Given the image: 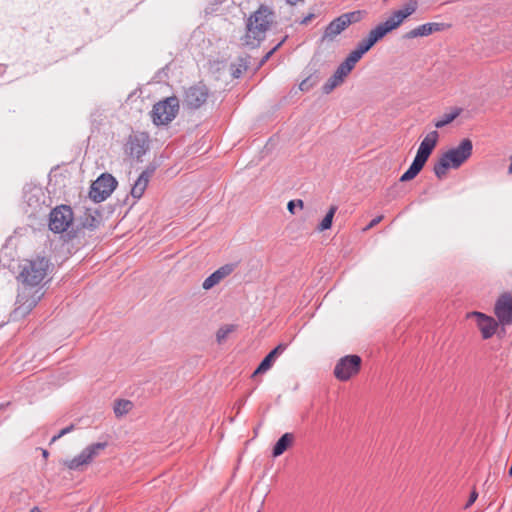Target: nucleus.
Listing matches in <instances>:
<instances>
[{
  "mask_svg": "<svg viewBox=\"0 0 512 512\" xmlns=\"http://www.w3.org/2000/svg\"><path fill=\"white\" fill-rule=\"evenodd\" d=\"M48 268L49 261L45 257L26 260L21 265L19 279L23 286L19 289L16 307L11 313L13 320L24 318L41 300L44 293L36 287L44 280Z\"/></svg>",
  "mask_w": 512,
  "mask_h": 512,
  "instance_id": "f257e3e1",
  "label": "nucleus"
},
{
  "mask_svg": "<svg viewBox=\"0 0 512 512\" xmlns=\"http://www.w3.org/2000/svg\"><path fill=\"white\" fill-rule=\"evenodd\" d=\"M275 18L276 15L271 8L261 5L247 20L243 43L252 48L258 47L275 22Z\"/></svg>",
  "mask_w": 512,
  "mask_h": 512,
  "instance_id": "f03ea898",
  "label": "nucleus"
},
{
  "mask_svg": "<svg viewBox=\"0 0 512 512\" xmlns=\"http://www.w3.org/2000/svg\"><path fill=\"white\" fill-rule=\"evenodd\" d=\"M473 143L464 138L458 146L448 149L435 162L433 172L438 179H443L449 169L460 168L472 155Z\"/></svg>",
  "mask_w": 512,
  "mask_h": 512,
  "instance_id": "7ed1b4c3",
  "label": "nucleus"
},
{
  "mask_svg": "<svg viewBox=\"0 0 512 512\" xmlns=\"http://www.w3.org/2000/svg\"><path fill=\"white\" fill-rule=\"evenodd\" d=\"M179 110V100L177 97H167L156 103L151 111V117L156 125H165L170 123L177 115Z\"/></svg>",
  "mask_w": 512,
  "mask_h": 512,
  "instance_id": "20e7f679",
  "label": "nucleus"
},
{
  "mask_svg": "<svg viewBox=\"0 0 512 512\" xmlns=\"http://www.w3.org/2000/svg\"><path fill=\"white\" fill-rule=\"evenodd\" d=\"M106 442H97L88 445L82 452L70 460H65L64 465L73 471H83L84 467L89 465L106 448Z\"/></svg>",
  "mask_w": 512,
  "mask_h": 512,
  "instance_id": "39448f33",
  "label": "nucleus"
},
{
  "mask_svg": "<svg viewBox=\"0 0 512 512\" xmlns=\"http://www.w3.org/2000/svg\"><path fill=\"white\" fill-rule=\"evenodd\" d=\"M117 186L116 179L111 174H102L94 181L89 191V197L96 203L106 200Z\"/></svg>",
  "mask_w": 512,
  "mask_h": 512,
  "instance_id": "423d86ee",
  "label": "nucleus"
},
{
  "mask_svg": "<svg viewBox=\"0 0 512 512\" xmlns=\"http://www.w3.org/2000/svg\"><path fill=\"white\" fill-rule=\"evenodd\" d=\"M361 357L358 355H346L339 359L334 368V376L340 381H347L356 375L361 368Z\"/></svg>",
  "mask_w": 512,
  "mask_h": 512,
  "instance_id": "0eeeda50",
  "label": "nucleus"
},
{
  "mask_svg": "<svg viewBox=\"0 0 512 512\" xmlns=\"http://www.w3.org/2000/svg\"><path fill=\"white\" fill-rule=\"evenodd\" d=\"M73 221V211L67 205L54 208L49 215V228L54 233H62L68 229Z\"/></svg>",
  "mask_w": 512,
  "mask_h": 512,
  "instance_id": "6e6552de",
  "label": "nucleus"
},
{
  "mask_svg": "<svg viewBox=\"0 0 512 512\" xmlns=\"http://www.w3.org/2000/svg\"><path fill=\"white\" fill-rule=\"evenodd\" d=\"M208 95L209 90L204 84L190 86L185 90L183 105L188 109H198L207 101Z\"/></svg>",
  "mask_w": 512,
  "mask_h": 512,
  "instance_id": "1a4fd4ad",
  "label": "nucleus"
},
{
  "mask_svg": "<svg viewBox=\"0 0 512 512\" xmlns=\"http://www.w3.org/2000/svg\"><path fill=\"white\" fill-rule=\"evenodd\" d=\"M494 313L503 326L512 324V295L503 293L496 301Z\"/></svg>",
  "mask_w": 512,
  "mask_h": 512,
  "instance_id": "9d476101",
  "label": "nucleus"
},
{
  "mask_svg": "<svg viewBox=\"0 0 512 512\" xmlns=\"http://www.w3.org/2000/svg\"><path fill=\"white\" fill-rule=\"evenodd\" d=\"M471 316L476 318L483 339H489L495 334L498 323L492 317L481 312H472Z\"/></svg>",
  "mask_w": 512,
  "mask_h": 512,
  "instance_id": "9b49d317",
  "label": "nucleus"
},
{
  "mask_svg": "<svg viewBox=\"0 0 512 512\" xmlns=\"http://www.w3.org/2000/svg\"><path fill=\"white\" fill-rule=\"evenodd\" d=\"M23 199L31 209L30 214H35L42 209L44 193L40 187H31L24 191Z\"/></svg>",
  "mask_w": 512,
  "mask_h": 512,
  "instance_id": "f8f14e48",
  "label": "nucleus"
},
{
  "mask_svg": "<svg viewBox=\"0 0 512 512\" xmlns=\"http://www.w3.org/2000/svg\"><path fill=\"white\" fill-rule=\"evenodd\" d=\"M438 138L439 134L436 130L429 132L421 141L416 153V157L427 162L431 153L433 152L434 148L437 145Z\"/></svg>",
  "mask_w": 512,
  "mask_h": 512,
  "instance_id": "ddd939ff",
  "label": "nucleus"
},
{
  "mask_svg": "<svg viewBox=\"0 0 512 512\" xmlns=\"http://www.w3.org/2000/svg\"><path fill=\"white\" fill-rule=\"evenodd\" d=\"M156 167L155 166H148L138 177V179L135 181L131 188V195L134 199L138 200L140 199L150 181V178L155 172Z\"/></svg>",
  "mask_w": 512,
  "mask_h": 512,
  "instance_id": "4468645a",
  "label": "nucleus"
},
{
  "mask_svg": "<svg viewBox=\"0 0 512 512\" xmlns=\"http://www.w3.org/2000/svg\"><path fill=\"white\" fill-rule=\"evenodd\" d=\"M287 346V344L280 343L273 350H271L260 362L252 376L254 377L258 374L267 372L273 366L276 359L286 350Z\"/></svg>",
  "mask_w": 512,
  "mask_h": 512,
  "instance_id": "2eb2a0df",
  "label": "nucleus"
},
{
  "mask_svg": "<svg viewBox=\"0 0 512 512\" xmlns=\"http://www.w3.org/2000/svg\"><path fill=\"white\" fill-rule=\"evenodd\" d=\"M443 27L444 24L442 23H425L407 32L405 38L412 39L429 36L434 32L441 31Z\"/></svg>",
  "mask_w": 512,
  "mask_h": 512,
  "instance_id": "dca6fc26",
  "label": "nucleus"
},
{
  "mask_svg": "<svg viewBox=\"0 0 512 512\" xmlns=\"http://www.w3.org/2000/svg\"><path fill=\"white\" fill-rule=\"evenodd\" d=\"M348 74L349 73L341 65H339L334 74L323 85V92L325 94L331 93L336 87L344 82Z\"/></svg>",
  "mask_w": 512,
  "mask_h": 512,
  "instance_id": "f3484780",
  "label": "nucleus"
},
{
  "mask_svg": "<svg viewBox=\"0 0 512 512\" xmlns=\"http://www.w3.org/2000/svg\"><path fill=\"white\" fill-rule=\"evenodd\" d=\"M397 26L389 17L385 22L380 23L374 29H372L368 36L376 43L381 40L386 34L396 29Z\"/></svg>",
  "mask_w": 512,
  "mask_h": 512,
  "instance_id": "a211bd4d",
  "label": "nucleus"
},
{
  "mask_svg": "<svg viewBox=\"0 0 512 512\" xmlns=\"http://www.w3.org/2000/svg\"><path fill=\"white\" fill-rule=\"evenodd\" d=\"M347 27V24L340 15L339 17H337L328 24L324 31L323 38L328 40H334V38L341 34Z\"/></svg>",
  "mask_w": 512,
  "mask_h": 512,
  "instance_id": "6ab92c4d",
  "label": "nucleus"
},
{
  "mask_svg": "<svg viewBox=\"0 0 512 512\" xmlns=\"http://www.w3.org/2000/svg\"><path fill=\"white\" fill-rule=\"evenodd\" d=\"M416 9L417 1L409 0L408 3L402 9L394 11L390 18L398 27L404 21V19L413 14L416 11Z\"/></svg>",
  "mask_w": 512,
  "mask_h": 512,
  "instance_id": "aec40b11",
  "label": "nucleus"
},
{
  "mask_svg": "<svg viewBox=\"0 0 512 512\" xmlns=\"http://www.w3.org/2000/svg\"><path fill=\"white\" fill-rule=\"evenodd\" d=\"M128 144L131 156L139 159L146 153L147 144L143 135L131 137Z\"/></svg>",
  "mask_w": 512,
  "mask_h": 512,
  "instance_id": "412c9836",
  "label": "nucleus"
},
{
  "mask_svg": "<svg viewBox=\"0 0 512 512\" xmlns=\"http://www.w3.org/2000/svg\"><path fill=\"white\" fill-rule=\"evenodd\" d=\"M293 441L294 435L292 433H284L273 446V457L281 456L291 446Z\"/></svg>",
  "mask_w": 512,
  "mask_h": 512,
  "instance_id": "4be33fe9",
  "label": "nucleus"
},
{
  "mask_svg": "<svg viewBox=\"0 0 512 512\" xmlns=\"http://www.w3.org/2000/svg\"><path fill=\"white\" fill-rule=\"evenodd\" d=\"M425 164H426L425 161H423L420 158L415 156L410 167L400 177V181L407 182V181L414 179L420 173V171L423 169Z\"/></svg>",
  "mask_w": 512,
  "mask_h": 512,
  "instance_id": "5701e85b",
  "label": "nucleus"
},
{
  "mask_svg": "<svg viewBox=\"0 0 512 512\" xmlns=\"http://www.w3.org/2000/svg\"><path fill=\"white\" fill-rule=\"evenodd\" d=\"M462 112V108L454 107L449 113L444 114L439 120L435 122L436 128H443L453 122Z\"/></svg>",
  "mask_w": 512,
  "mask_h": 512,
  "instance_id": "b1692460",
  "label": "nucleus"
},
{
  "mask_svg": "<svg viewBox=\"0 0 512 512\" xmlns=\"http://www.w3.org/2000/svg\"><path fill=\"white\" fill-rule=\"evenodd\" d=\"M338 207L336 205H332L328 212L326 213L325 217L322 219V221L319 223L317 229L318 231H325L332 226L334 215L337 211Z\"/></svg>",
  "mask_w": 512,
  "mask_h": 512,
  "instance_id": "393cba45",
  "label": "nucleus"
},
{
  "mask_svg": "<svg viewBox=\"0 0 512 512\" xmlns=\"http://www.w3.org/2000/svg\"><path fill=\"white\" fill-rule=\"evenodd\" d=\"M133 407V403L129 400L121 399L116 401L114 405V413L117 417L127 414Z\"/></svg>",
  "mask_w": 512,
  "mask_h": 512,
  "instance_id": "a878e982",
  "label": "nucleus"
},
{
  "mask_svg": "<svg viewBox=\"0 0 512 512\" xmlns=\"http://www.w3.org/2000/svg\"><path fill=\"white\" fill-rule=\"evenodd\" d=\"M236 326L233 324H227L220 327L216 333L218 343H222L230 333L235 330Z\"/></svg>",
  "mask_w": 512,
  "mask_h": 512,
  "instance_id": "bb28decb",
  "label": "nucleus"
},
{
  "mask_svg": "<svg viewBox=\"0 0 512 512\" xmlns=\"http://www.w3.org/2000/svg\"><path fill=\"white\" fill-rule=\"evenodd\" d=\"M347 26L359 22L363 17L362 11H353L341 15Z\"/></svg>",
  "mask_w": 512,
  "mask_h": 512,
  "instance_id": "cd10ccee",
  "label": "nucleus"
},
{
  "mask_svg": "<svg viewBox=\"0 0 512 512\" xmlns=\"http://www.w3.org/2000/svg\"><path fill=\"white\" fill-rule=\"evenodd\" d=\"M221 281L219 275L214 271L211 275H209L202 283V287L205 290H210L215 285H217Z\"/></svg>",
  "mask_w": 512,
  "mask_h": 512,
  "instance_id": "c85d7f7f",
  "label": "nucleus"
},
{
  "mask_svg": "<svg viewBox=\"0 0 512 512\" xmlns=\"http://www.w3.org/2000/svg\"><path fill=\"white\" fill-rule=\"evenodd\" d=\"M100 224V219H99V215H87L84 222H83V226L85 228H88L90 230H93L95 228H97Z\"/></svg>",
  "mask_w": 512,
  "mask_h": 512,
  "instance_id": "c756f323",
  "label": "nucleus"
},
{
  "mask_svg": "<svg viewBox=\"0 0 512 512\" xmlns=\"http://www.w3.org/2000/svg\"><path fill=\"white\" fill-rule=\"evenodd\" d=\"M374 44H375V42L369 36H367V38L363 39L362 41H360L358 43L357 48L363 54H365L366 52H368L374 46Z\"/></svg>",
  "mask_w": 512,
  "mask_h": 512,
  "instance_id": "7c9ffc66",
  "label": "nucleus"
},
{
  "mask_svg": "<svg viewBox=\"0 0 512 512\" xmlns=\"http://www.w3.org/2000/svg\"><path fill=\"white\" fill-rule=\"evenodd\" d=\"M235 269V264H226L219 269H217L215 272L219 275V278L224 279L225 277L229 276Z\"/></svg>",
  "mask_w": 512,
  "mask_h": 512,
  "instance_id": "2f4dec72",
  "label": "nucleus"
},
{
  "mask_svg": "<svg viewBox=\"0 0 512 512\" xmlns=\"http://www.w3.org/2000/svg\"><path fill=\"white\" fill-rule=\"evenodd\" d=\"M317 83V79L312 77V76H309L307 77L306 79H304L300 84H299V89L301 91H308L310 90L315 84Z\"/></svg>",
  "mask_w": 512,
  "mask_h": 512,
  "instance_id": "473e14b6",
  "label": "nucleus"
},
{
  "mask_svg": "<svg viewBox=\"0 0 512 512\" xmlns=\"http://www.w3.org/2000/svg\"><path fill=\"white\" fill-rule=\"evenodd\" d=\"M355 59L350 57L349 55L346 57V59L340 64L348 73H350L353 68L355 67L356 63Z\"/></svg>",
  "mask_w": 512,
  "mask_h": 512,
  "instance_id": "72a5a7b5",
  "label": "nucleus"
},
{
  "mask_svg": "<svg viewBox=\"0 0 512 512\" xmlns=\"http://www.w3.org/2000/svg\"><path fill=\"white\" fill-rule=\"evenodd\" d=\"M304 206V203L302 200L298 199V200H291L288 202L287 204V209L288 211L291 213V214H295L296 211L295 209L298 207L300 209H302Z\"/></svg>",
  "mask_w": 512,
  "mask_h": 512,
  "instance_id": "f704fd0d",
  "label": "nucleus"
},
{
  "mask_svg": "<svg viewBox=\"0 0 512 512\" xmlns=\"http://www.w3.org/2000/svg\"><path fill=\"white\" fill-rule=\"evenodd\" d=\"M286 39L287 36H285L278 44H276L270 51H268L263 57L261 63L266 62L273 55V53L286 41Z\"/></svg>",
  "mask_w": 512,
  "mask_h": 512,
  "instance_id": "c9c22d12",
  "label": "nucleus"
},
{
  "mask_svg": "<svg viewBox=\"0 0 512 512\" xmlns=\"http://www.w3.org/2000/svg\"><path fill=\"white\" fill-rule=\"evenodd\" d=\"M478 498V492L474 489L471 493H470V496H469V499L465 505V508H469L472 504H474V502L477 500Z\"/></svg>",
  "mask_w": 512,
  "mask_h": 512,
  "instance_id": "e433bc0d",
  "label": "nucleus"
},
{
  "mask_svg": "<svg viewBox=\"0 0 512 512\" xmlns=\"http://www.w3.org/2000/svg\"><path fill=\"white\" fill-rule=\"evenodd\" d=\"M364 54L356 47L352 52L349 53V56L355 59L356 61H359Z\"/></svg>",
  "mask_w": 512,
  "mask_h": 512,
  "instance_id": "4c0bfd02",
  "label": "nucleus"
},
{
  "mask_svg": "<svg viewBox=\"0 0 512 512\" xmlns=\"http://www.w3.org/2000/svg\"><path fill=\"white\" fill-rule=\"evenodd\" d=\"M74 429V425L67 426L66 428L62 429L58 433V437H62L66 435L67 433L71 432Z\"/></svg>",
  "mask_w": 512,
  "mask_h": 512,
  "instance_id": "58836bf2",
  "label": "nucleus"
},
{
  "mask_svg": "<svg viewBox=\"0 0 512 512\" xmlns=\"http://www.w3.org/2000/svg\"><path fill=\"white\" fill-rule=\"evenodd\" d=\"M383 216H378L376 218H374L368 225L367 228H372L374 227L375 225H377L381 220H382Z\"/></svg>",
  "mask_w": 512,
  "mask_h": 512,
  "instance_id": "ea45409f",
  "label": "nucleus"
},
{
  "mask_svg": "<svg viewBox=\"0 0 512 512\" xmlns=\"http://www.w3.org/2000/svg\"><path fill=\"white\" fill-rule=\"evenodd\" d=\"M312 17H313V15L307 16L306 18L303 19L302 23L307 24L311 20Z\"/></svg>",
  "mask_w": 512,
  "mask_h": 512,
  "instance_id": "a19ab883",
  "label": "nucleus"
},
{
  "mask_svg": "<svg viewBox=\"0 0 512 512\" xmlns=\"http://www.w3.org/2000/svg\"><path fill=\"white\" fill-rule=\"evenodd\" d=\"M30 512H41V510L38 507H34Z\"/></svg>",
  "mask_w": 512,
  "mask_h": 512,
  "instance_id": "79ce46f5",
  "label": "nucleus"
},
{
  "mask_svg": "<svg viewBox=\"0 0 512 512\" xmlns=\"http://www.w3.org/2000/svg\"><path fill=\"white\" fill-rule=\"evenodd\" d=\"M59 438H60V437H58V434H57V435H55V436H53V437H52L51 441H52V442H54V441L58 440Z\"/></svg>",
  "mask_w": 512,
  "mask_h": 512,
  "instance_id": "37998d69",
  "label": "nucleus"
},
{
  "mask_svg": "<svg viewBox=\"0 0 512 512\" xmlns=\"http://www.w3.org/2000/svg\"><path fill=\"white\" fill-rule=\"evenodd\" d=\"M7 405H8V403L7 404H0V410L4 409Z\"/></svg>",
  "mask_w": 512,
  "mask_h": 512,
  "instance_id": "c03bdc74",
  "label": "nucleus"
},
{
  "mask_svg": "<svg viewBox=\"0 0 512 512\" xmlns=\"http://www.w3.org/2000/svg\"><path fill=\"white\" fill-rule=\"evenodd\" d=\"M287 1H288L289 3H291V4H294V3H296L298 0H287Z\"/></svg>",
  "mask_w": 512,
  "mask_h": 512,
  "instance_id": "a18cd8bd",
  "label": "nucleus"
},
{
  "mask_svg": "<svg viewBox=\"0 0 512 512\" xmlns=\"http://www.w3.org/2000/svg\"><path fill=\"white\" fill-rule=\"evenodd\" d=\"M43 456L44 457H47L48 456V452L46 450L43 451Z\"/></svg>",
  "mask_w": 512,
  "mask_h": 512,
  "instance_id": "49530a36",
  "label": "nucleus"
},
{
  "mask_svg": "<svg viewBox=\"0 0 512 512\" xmlns=\"http://www.w3.org/2000/svg\"><path fill=\"white\" fill-rule=\"evenodd\" d=\"M4 69L3 65L0 64V71Z\"/></svg>",
  "mask_w": 512,
  "mask_h": 512,
  "instance_id": "de8ad7c7",
  "label": "nucleus"
}]
</instances>
